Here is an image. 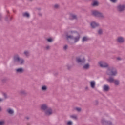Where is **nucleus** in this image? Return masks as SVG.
<instances>
[{
    "label": "nucleus",
    "mask_w": 125,
    "mask_h": 125,
    "mask_svg": "<svg viewBox=\"0 0 125 125\" xmlns=\"http://www.w3.org/2000/svg\"><path fill=\"white\" fill-rule=\"evenodd\" d=\"M65 38L67 42L70 44H74L80 41L81 34L77 31H70L65 33Z\"/></svg>",
    "instance_id": "obj_1"
},
{
    "label": "nucleus",
    "mask_w": 125,
    "mask_h": 125,
    "mask_svg": "<svg viewBox=\"0 0 125 125\" xmlns=\"http://www.w3.org/2000/svg\"><path fill=\"white\" fill-rule=\"evenodd\" d=\"M40 110L44 113L45 117H50L53 115V110L47 104H42L40 105Z\"/></svg>",
    "instance_id": "obj_2"
},
{
    "label": "nucleus",
    "mask_w": 125,
    "mask_h": 125,
    "mask_svg": "<svg viewBox=\"0 0 125 125\" xmlns=\"http://www.w3.org/2000/svg\"><path fill=\"white\" fill-rule=\"evenodd\" d=\"M13 62L14 64L16 65H24L25 64V59L20 57L18 54H16L13 56Z\"/></svg>",
    "instance_id": "obj_3"
},
{
    "label": "nucleus",
    "mask_w": 125,
    "mask_h": 125,
    "mask_svg": "<svg viewBox=\"0 0 125 125\" xmlns=\"http://www.w3.org/2000/svg\"><path fill=\"white\" fill-rule=\"evenodd\" d=\"M106 74L109 77H116L118 75V70L114 66H109L107 68Z\"/></svg>",
    "instance_id": "obj_4"
},
{
    "label": "nucleus",
    "mask_w": 125,
    "mask_h": 125,
    "mask_svg": "<svg viewBox=\"0 0 125 125\" xmlns=\"http://www.w3.org/2000/svg\"><path fill=\"white\" fill-rule=\"evenodd\" d=\"M92 15L94 16V17H97L101 20H104V19L106 18V17L103 12L96 10L92 11Z\"/></svg>",
    "instance_id": "obj_5"
},
{
    "label": "nucleus",
    "mask_w": 125,
    "mask_h": 125,
    "mask_svg": "<svg viewBox=\"0 0 125 125\" xmlns=\"http://www.w3.org/2000/svg\"><path fill=\"white\" fill-rule=\"evenodd\" d=\"M106 81L107 83H114L116 86L120 85V80L115 79L113 77H109L108 78L106 79Z\"/></svg>",
    "instance_id": "obj_6"
},
{
    "label": "nucleus",
    "mask_w": 125,
    "mask_h": 125,
    "mask_svg": "<svg viewBox=\"0 0 125 125\" xmlns=\"http://www.w3.org/2000/svg\"><path fill=\"white\" fill-rule=\"evenodd\" d=\"M76 62L77 64H79V65H83V64H85L86 62V59H85V57H77L76 58Z\"/></svg>",
    "instance_id": "obj_7"
},
{
    "label": "nucleus",
    "mask_w": 125,
    "mask_h": 125,
    "mask_svg": "<svg viewBox=\"0 0 125 125\" xmlns=\"http://www.w3.org/2000/svg\"><path fill=\"white\" fill-rule=\"evenodd\" d=\"M117 10L119 13H123L125 11V4H119L117 6Z\"/></svg>",
    "instance_id": "obj_8"
},
{
    "label": "nucleus",
    "mask_w": 125,
    "mask_h": 125,
    "mask_svg": "<svg viewBox=\"0 0 125 125\" xmlns=\"http://www.w3.org/2000/svg\"><path fill=\"white\" fill-rule=\"evenodd\" d=\"M98 64L101 68H107V69L109 68V64L105 61H100Z\"/></svg>",
    "instance_id": "obj_9"
},
{
    "label": "nucleus",
    "mask_w": 125,
    "mask_h": 125,
    "mask_svg": "<svg viewBox=\"0 0 125 125\" xmlns=\"http://www.w3.org/2000/svg\"><path fill=\"white\" fill-rule=\"evenodd\" d=\"M69 18L71 20H78V15L74 13L69 14Z\"/></svg>",
    "instance_id": "obj_10"
},
{
    "label": "nucleus",
    "mask_w": 125,
    "mask_h": 125,
    "mask_svg": "<svg viewBox=\"0 0 125 125\" xmlns=\"http://www.w3.org/2000/svg\"><path fill=\"white\" fill-rule=\"evenodd\" d=\"M90 26L92 29H95L97 27H100V24L95 21H92L90 23Z\"/></svg>",
    "instance_id": "obj_11"
},
{
    "label": "nucleus",
    "mask_w": 125,
    "mask_h": 125,
    "mask_svg": "<svg viewBox=\"0 0 125 125\" xmlns=\"http://www.w3.org/2000/svg\"><path fill=\"white\" fill-rule=\"evenodd\" d=\"M19 93L21 96H27L28 95V92L24 89H21L19 91Z\"/></svg>",
    "instance_id": "obj_12"
},
{
    "label": "nucleus",
    "mask_w": 125,
    "mask_h": 125,
    "mask_svg": "<svg viewBox=\"0 0 125 125\" xmlns=\"http://www.w3.org/2000/svg\"><path fill=\"white\" fill-rule=\"evenodd\" d=\"M16 74H23L24 72H25V70H24V68L21 67V68H18L15 69Z\"/></svg>",
    "instance_id": "obj_13"
},
{
    "label": "nucleus",
    "mask_w": 125,
    "mask_h": 125,
    "mask_svg": "<svg viewBox=\"0 0 125 125\" xmlns=\"http://www.w3.org/2000/svg\"><path fill=\"white\" fill-rule=\"evenodd\" d=\"M90 68V64H89V63H84L83 65H82V69L84 71L89 70Z\"/></svg>",
    "instance_id": "obj_14"
},
{
    "label": "nucleus",
    "mask_w": 125,
    "mask_h": 125,
    "mask_svg": "<svg viewBox=\"0 0 125 125\" xmlns=\"http://www.w3.org/2000/svg\"><path fill=\"white\" fill-rule=\"evenodd\" d=\"M116 42H119V43H124L125 42V38L123 37H118L116 39Z\"/></svg>",
    "instance_id": "obj_15"
},
{
    "label": "nucleus",
    "mask_w": 125,
    "mask_h": 125,
    "mask_svg": "<svg viewBox=\"0 0 125 125\" xmlns=\"http://www.w3.org/2000/svg\"><path fill=\"white\" fill-rule=\"evenodd\" d=\"M12 18L13 17L12 16H10L9 14H7L5 17V21L8 23H9V22L12 20Z\"/></svg>",
    "instance_id": "obj_16"
},
{
    "label": "nucleus",
    "mask_w": 125,
    "mask_h": 125,
    "mask_svg": "<svg viewBox=\"0 0 125 125\" xmlns=\"http://www.w3.org/2000/svg\"><path fill=\"white\" fill-rule=\"evenodd\" d=\"M6 112L8 115H10V116H13V115H14V110L12 108H7Z\"/></svg>",
    "instance_id": "obj_17"
},
{
    "label": "nucleus",
    "mask_w": 125,
    "mask_h": 125,
    "mask_svg": "<svg viewBox=\"0 0 125 125\" xmlns=\"http://www.w3.org/2000/svg\"><path fill=\"white\" fill-rule=\"evenodd\" d=\"M103 90L105 92H108L110 90V86L109 85L104 84L103 86Z\"/></svg>",
    "instance_id": "obj_18"
},
{
    "label": "nucleus",
    "mask_w": 125,
    "mask_h": 125,
    "mask_svg": "<svg viewBox=\"0 0 125 125\" xmlns=\"http://www.w3.org/2000/svg\"><path fill=\"white\" fill-rule=\"evenodd\" d=\"M96 85V83H95V81H92L90 82V86L91 88H92V89H94V88H95Z\"/></svg>",
    "instance_id": "obj_19"
},
{
    "label": "nucleus",
    "mask_w": 125,
    "mask_h": 125,
    "mask_svg": "<svg viewBox=\"0 0 125 125\" xmlns=\"http://www.w3.org/2000/svg\"><path fill=\"white\" fill-rule=\"evenodd\" d=\"M22 16L23 17H26V18H30V13L27 12H25L22 13Z\"/></svg>",
    "instance_id": "obj_20"
},
{
    "label": "nucleus",
    "mask_w": 125,
    "mask_h": 125,
    "mask_svg": "<svg viewBox=\"0 0 125 125\" xmlns=\"http://www.w3.org/2000/svg\"><path fill=\"white\" fill-rule=\"evenodd\" d=\"M8 81V79L7 78V77H3L1 79V82L3 83H6V82Z\"/></svg>",
    "instance_id": "obj_21"
},
{
    "label": "nucleus",
    "mask_w": 125,
    "mask_h": 125,
    "mask_svg": "<svg viewBox=\"0 0 125 125\" xmlns=\"http://www.w3.org/2000/svg\"><path fill=\"white\" fill-rule=\"evenodd\" d=\"M53 8L54 9H59L60 8V4H55L53 6Z\"/></svg>",
    "instance_id": "obj_22"
},
{
    "label": "nucleus",
    "mask_w": 125,
    "mask_h": 125,
    "mask_svg": "<svg viewBox=\"0 0 125 125\" xmlns=\"http://www.w3.org/2000/svg\"><path fill=\"white\" fill-rule=\"evenodd\" d=\"M42 91H46L47 90V86L45 85H42L41 87Z\"/></svg>",
    "instance_id": "obj_23"
},
{
    "label": "nucleus",
    "mask_w": 125,
    "mask_h": 125,
    "mask_svg": "<svg viewBox=\"0 0 125 125\" xmlns=\"http://www.w3.org/2000/svg\"><path fill=\"white\" fill-rule=\"evenodd\" d=\"M70 118L71 119H73V120H78V116H77L76 114L70 115Z\"/></svg>",
    "instance_id": "obj_24"
},
{
    "label": "nucleus",
    "mask_w": 125,
    "mask_h": 125,
    "mask_svg": "<svg viewBox=\"0 0 125 125\" xmlns=\"http://www.w3.org/2000/svg\"><path fill=\"white\" fill-rule=\"evenodd\" d=\"M92 6H98L99 5V3L98 1L95 0L92 3Z\"/></svg>",
    "instance_id": "obj_25"
},
{
    "label": "nucleus",
    "mask_w": 125,
    "mask_h": 125,
    "mask_svg": "<svg viewBox=\"0 0 125 125\" xmlns=\"http://www.w3.org/2000/svg\"><path fill=\"white\" fill-rule=\"evenodd\" d=\"M75 111H76V112H78V113H81L82 112V108L76 107H74Z\"/></svg>",
    "instance_id": "obj_26"
},
{
    "label": "nucleus",
    "mask_w": 125,
    "mask_h": 125,
    "mask_svg": "<svg viewBox=\"0 0 125 125\" xmlns=\"http://www.w3.org/2000/svg\"><path fill=\"white\" fill-rule=\"evenodd\" d=\"M23 54L26 57H29L30 56V52L29 51H24L23 52Z\"/></svg>",
    "instance_id": "obj_27"
},
{
    "label": "nucleus",
    "mask_w": 125,
    "mask_h": 125,
    "mask_svg": "<svg viewBox=\"0 0 125 125\" xmlns=\"http://www.w3.org/2000/svg\"><path fill=\"white\" fill-rule=\"evenodd\" d=\"M88 41V38L86 36L83 37L82 38L83 42H87Z\"/></svg>",
    "instance_id": "obj_28"
},
{
    "label": "nucleus",
    "mask_w": 125,
    "mask_h": 125,
    "mask_svg": "<svg viewBox=\"0 0 125 125\" xmlns=\"http://www.w3.org/2000/svg\"><path fill=\"white\" fill-rule=\"evenodd\" d=\"M98 34L99 35V36H101L103 34V30L102 29L100 28L98 30Z\"/></svg>",
    "instance_id": "obj_29"
},
{
    "label": "nucleus",
    "mask_w": 125,
    "mask_h": 125,
    "mask_svg": "<svg viewBox=\"0 0 125 125\" xmlns=\"http://www.w3.org/2000/svg\"><path fill=\"white\" fill-rule=\"evenodd\" d=\"M46 40L47 42H53V39L51 38H47L46 39Z\"/></svg>",
    "instance_id": "obj_30"
},
{
    "label": "nucleus",
    "mask_w": 125,
    "mask_h": 125,
    "mask_svg": "<svg viewBox=\"0 0 125 125\" xmlns=\"http://www.w3.org/2000/svg\"><path fill=\"white\" fill-rule=\"evenodd\" d=\"M0 125H5V120H0Z\"/></svg>",
    "instance_id": "obj_31"
},
{
    "label": "nucleus",
    "mask_w": 125,
    "mask_h": 125,
    "mask_svg": "<svg viewBox=\"0 0 125 125\" xmlns=\"http://www.w3.org/2000/svg\"><path fill=\"white\" fill-rule=\"evenodd\" d=\"M66 125H73V122L72 121H69L66 123Z\"/></svg>",
    "instance_id": "obj_32"
},
{
    "label": "nucleus",
    "mask_w": 125,
    "mask_h": 125,
    "mask_svg": "<svg viewBox=\"0 0 125 125\" xmlns=\"http://www.w3.org/2000/svg\"><path fill=\"white\" fill-rule=\"evenodd\" d=\"M49 49H50V46H49L48 45L46 46V47H45V50H49Z\"/></svg>",
    "instance_id": "obj_33"
},
{
    "label": "nucleus",
    "mask_w": 125,
    "mask_h": 125,
    "mask_svg": "<svg viewBox=\"0 0 125 125\" xmlns=\"http://www.w3.org/2000/svg\"><path fill=\"white\" fill-rule=\"evenodd\" d=\"M63 50H67V49H68V45H65L64 46H63Z\"/></svg>",
    "instance_id": "obj_34"
},
{
    "label": "nucleus",
    "mask_w": 125,
    "mask_h": 125,
    "mask_svg": "<svg viewBox=\"0 0 125 125\" xmlns=\"http://www.w3.org/2000/svg\"><path fill=\"white\" fill-rule=\"evenodd\" d=\"M111 2H112V3H116L117 1H118V0H109Z\"/></svg>",
    "instance_id": "obj_35"
},
{
    "label": "nucleus",
    "mask_w": 125,
    "mask_h": 125,
    "mask_svg": "<svg viewBox=\"0 0 125 125\" xmlns=\"http://www.w3.org/2000/svg\"><path fill=\"white\" fill-rule=\"evenodd\" d=\"M98 103H99L98 101L96 100V101H95L94 104L96 106H97V105H98Z\"/></svg>",
    "instance_id": "obj_36"
},
{
    "label": "nucleus",
    "mask_w": 125,
    "mask_h": 125,
    "mask_svg": "<svg viewBox=\"0 0 125 125\" xmlns=\"http://www.w3.org/2000/svg\"><path fill=\"white\" fill-rule=\"evenodd\" d=\"M66 67L67 68L68 70H70V69H71V68H72V67L71 66V65H70L69 64H67L66 65Z\"/></svg>",
    "instance_id": "obj_37"
},
{
    "label": "nucleus",
    "mask_w": 125,
    "mask_h": 125,
    "mask_svg": "<svg viewBox=\"0 0 125 125\" xmlns=\"http://www.w3.org/2000/svg\"><path fill=\"white\" fill-rule=\"evenodd\" d=\"M3 96L4 97L5 99H6L7 98H8L7 94H6V93L3 94Z\"/></svg>",
    "instance_id": "obj_38"
},
{
    "label": "nucleus",
    "mask_w": 125,
    "mask_h": 125,
    "mask_svg": "<svg viewBox=\"0 0 125 125\" xmlns=\"http://www.w3.org/2000/svg\"><path fill=\"white\" fill-rule=\"evenodd\" d=\"M1 20H2V14L0 13V21H1Z\"/></svg>",
    "instance_id": "obj_39"
},
{
    "label": "nucleus",
    "mask_w": 125,
    "mask_h": 125,
    "mask_svg": "<svg viewBox=\"0 0 125 125\" xmlns=\"http://www.w3.org/2000/svg\"><path fill=\"white\" fill-rule=\"evenodd\" d=\"M117 60H118V61H121L122 60V58L120 57H118L117 58Z\"/></svg>",
    "instance_id": "obj_40"
},
{
    "label": "nucleus",
    "mask_w": 125,
    "mask_h": 125,
    "mask_svg": "<svg viewBox=\"0 0 125 125\" xmlns=\"http://www.w3.org/2000/svg\"><path fill=\"white\" fill-rule=\"evenodd\" d=\"M25 119H26V120H27V121H29V120H30V117L26 116L25 117Z\"/></svg>",
    "instance_id": "obj_41"
},
{
    "label": "nucleus",
    "mask_w": 125,
    "mask_h": 125,
    "mask_svg": "<svg viewBox=\"0 0 125 125\" xmlns=\"http://www.w3.org/2000/svg\"><path fill=\"white\" fill-rule=\"evenodd\" d=\"M38 15L39 16H40V17H42V13H39Z\"/></svg>",
    "instance_id": "obj_42"
},
{
    "label": "nucleus",
    "mask_w": 125,
    "mask_h": 125,
    "mask_svg": "<svg viewBox=\"0 0 125 125\" xmlns=\"http://www.w3.org/2000/svg\"><path fill=\"white\" fill-rule=\"evenodd\" d=\"M87 61H88V62H90L91 61V59H90V58H89L87 59Z\"/></svg>",
    "instance_id": "obj_43"
},
{
    "label": "nucleus",
    "mask_w": 125,
    "mask_h": 125,
    "mask_svg": "<svg viewBox=\"0 0 125 125\" xmlns=\"http://www.w3.org/2000/svg\"><path fill=\"white\" fill-rule=\"evenodd\" d=\"M34 1V0H28V1L29 2H32Z\"/></svg>",
    "instance_id": "obj_44"
},
{
    "label": "nucleus",
    "mask_w": 125,
    "mask_h": 125,
    "mask_svg": "<svg viewBox=\"0 0 125 125\" xmlns=\"http://www.w3.org/2000/svg\"><path fill=\"white\" fill-rule=\"evenodd\" d=\"M85 90H88V86H86L85 88Z\"/></svg>",
    "instance_id": "obj_45"
},
{
    "label": "nucleus",
    "mask_w": 125,
    "mask_h": 125,
    "mask_svg": "<svg viewBox=\"0 0 125 125\" xmlns=\"http://www.w3.org/2000/svg\"><path fill=\"white\" fill-rule=\"evenodd\" d=\"M84 1H91L92 0H83Z\"/></svg>",
    "instance_id": "obj_46"
},
{
    "label": "nucleus",
    "mask_w": 125,
    "mask_h": 125,
    "mask_svg": "<svg viewBox=\"0 0 125 125\" xmlns=\"http://www.w3.org/2000/svg\"><path fill=\"white\" fill-rule=\"evenodd\" d=\"M55 76H57V75H58V72L55 73Z\"/></svg>",
    "instance_id": "obj_47"
},
{
    "label": "nucleus",
    "mask_w": 125,
    "mask_h": 125,
    "mask_svg": "<svg viewBox=\"0 0 125 125\" xmlns=\"http://www.w3.org/2000/svg\"><path fill=\"white\" fill-rule=\"evenodd\" d=\"M1 111H2V108H1V107H0V112H1Z\"/></svg>",
    "instance_id": "obj_48"
},
{
    "label": "nucleus",
    "mask_w": 125,
    "mask_h": 125,
    "mask_svg": "<svg viewBox=\"0 0 125 125\" xmlns=\"http://www.w3.org/2000/svg\"><path fill=\"white\" fill-rule=\"evenodd\" d=\"M7 14L9 15V13H10L9 11H7Z\"/></svg>",
    "instance_id": "obj_49"
},
{
    "label": "nucleus",
    "mask_w": 125,
    "mask_h": 125,
    "mask_svg": "<svg viewBox=\"0 0 125 125\" xmlns=\"http://www.w3.org/2000/svg\"><path fill=\"white\" fill-rule=\"evenodd\" d=\"M38 10H41V8H38Z\"/></svg>",
    "instance_id": "obj_50"
}]
</instances>
